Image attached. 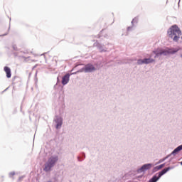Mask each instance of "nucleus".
I'll return each instance as SVG.
<instances>
[{
	"mask_svg": "<svg viewBox=\"0 0 182 182\" xmlns=\"http://www.w3.org/2000/svg\"><path fill=\"white\" fill-rule=\"evenodd\" d=\"M164 166H166L165 164H161L159 166H156L154 170V171H159V170H161V168H163V167H164Z\"/></svg>",
	"mask_w": 182,
	"mask_h": 182,
	"instance_id": "nucleus-11",
	"label": "nucleus"
},
{
	"mask_svg": "<svg viewBox=\"0 0 182 182\" xmlns=\"http://www.w3.org/2000/svg\"><path fill=\"white\" fill-rule=\"evenodd\" d=\"M4 72L6 74V77H8V79L11 78V76H12V73H11V68H9V67L6 66L4 68Z\"/></svg>",
	"mask_w": 182,
	"mask_h": 182,
	"instance_id": "nucleus-9",
	"label": "nucleus"
},
{
	"mask_svg": "<svg viewBox=\"0 0 182 182\" xmlns=\"http://www.w3.org/2000/svg\"><path fill=\"white\" fill-rule=\"evenodd\" d=\"M59 160V157L58 156H51L48 159V162L50 164L51 166H54L55 164H56V162Z\"/></svg>",
	"mask_w": 182,
	"mask_h": 182,
	"instance_id": "nucleus-5",
	"label": "nucleus"
},
{
	"mask_svg": "<svg viewBox=\"0 0 182 182\" xmlns=\"http://www.w3.org/2000/svg\"><path fill=\"white\" fill-rule=\"evenodd\" d=\"M176 52H178V49H174V48H166V49H157L156 51H154V53H155L156 56L155 58H157L158 56H161V55H164V56H167V55L176 53Z\"/></svg>",
	"mask_w": 182,
	"mask_h": 182,
	"instance_id": "nucleus-2",
	"label": "nucleus"
},
{
	"mask_svg": "<svg viewBox=\"0 0 182 182\" xmlns=\"http://www.w3.org/2000/svg\"><path fill=\"white\" fill-rule=\"evenodd\" d=\"M132 28L129 27L128 31H131Z\"/></svg>",
	"mask_w": 182,
	"mask_h": 182,
	"instance_id": "nucleus-15",
	"label": "nucleus"
},
{
	"mask_svg": "<svg viewBox=\"0 0 182 182\" xmlns=\"http://www.w3.org/2000/svg\"><path fill=\"white\" fill-rule=\"evenodd\" d=\"M84 70L85 72H95V70H96V68L92 64H87L85 65Z\"/></svg>",
	"mask_w": 182,
	"mask_h": 182,
	"instance_id": "nucleus-7",
	"label": "nucleus"
},
{
	"mask_svg": "<svg viewBox=\"0 0 182 182\" xmlns=\"http://www.w3.org/2000/svg\"><path fill=\"white\" fill-rule=\"evenodd\" d=\"M153 62H154V59L153 58H144L143 60L139 59L137 61L138 65H148L149 63H153Z\"/></svg>",
	"mask_w": 182,
	"mask_h": 182,
	"instance_id": "nucleus-4",
	"label": "nucleus"
},
{
	"mask_svg": "<svg viewBox=\"0 0 182 182\" xmlns=\"http://www.w3.org/2000/svg\"><path fill=\"white\" fill-rule=\"evenodd\" d=\"M166 159H167V158H164L163 159L159 160V163H163V161H164V160H166Z\"/></svg>",
	"mask_w": 182,
	"mask_h": 182,
	"instance_id": "nucleus-13",
	"label": "nucleus"
},
{
	"mask_svg": "<svg viewBox=\"0 0 182 182\" xmlns=\"http://www.w3.org/2000/svg\"><path fill=\"white\" fill-rule=\"evenodd\" d=\"M170 170H171V167H168L166 168L163 169L161 172L156 173L155 176H154L152 177V178H151L149 180V182H156L158 181L160 178L161 177V176H164V174H166V173H167V171H170Z\"/></svg>",
	"mask_w": 182,
	"mask_h": 182,
	"instance_id": "nucleus-3",
	"label": "nucleus"
},
{
	"mask_svg": "<svg viewBox=\"0 0 182 182\" xmlns=\"http://www.w3.org/2000/svg\"><path fill=\"white\" fill-rule=\"evenodd\" d=\"M60 126H62V123H60V124H57V129H59V127H60Z\"/></svg>",
	"mask_w": 182,
	"mask_h": 182,
	"instance_id": "nucleus-12",
	"label": "nucleus"
},
{
	"mask_svg": "<svg viewBox=\"0 0 182 182\" xmlns=\"http://www.w3.org/2000/svg\"><path fill=\"white\" fill-rule=\"evenodd\" d=\"M70 77V75L66 74L62 78V85H68L69 83V79Z\"/></svg>",
	"mask_w": 182,
	"mask_h": 182,
	"instance_id": "nucleus-8",
	"label": "nucleus"
},
{
	"mask_svg": "<svg viewBox=\"0 0 182 182\" xmlns=\"http://www.w3.org/2000/svg\"><path fill=\"white\" fill-rule=\"evenodd\" d=\"M10 174H11V176H15V173H11Z\"/></svg>",
	"mask_w": 182,
	"mask_h": 182,
	"instance_id": "nucleus-14",
	"label": "nucleus"
},
{
	"mask_svg": "<svg viewBox=\"0 0 182 182\" xmlns=\"http://www.w3.org/2000/svg\"><path fill=\"white\" fill-rule=\"evenodd\" d=\"M153 167L151 164H146L143 165L141 168L139 169V173H142V171H146V170H150Z\"/></svg>",
	"mask_w": 182,
	"mask_h": 182,
	"instance_id": "nucleus-6",
	"label": "nucleus"
},
{
	"mask_svg": "<svg viewBox=\"0 0 182 182\" xmlns=\"http://www.w3.org/2000/svg\"><path fill=\"white\" fill-rule=\"evenodd\" d=\"M170 38H173V41L177 42L180 39V36L181 35V31L176 25L172 26L168 32Z\"/></svg>",
	"mask_w": 182,
	"mask_h": 182,
	"instance_id": "nucleus-1",
	"label": "nucleus"
},
{
	"mask_svg": "<svg viewBox=\"0 0 182 182\" xmlns=\"http://www.w3.org/2000/svg\"><path fill=\"white\" fill-rule=\"evenodd\" d=\"M52 167H53V166L50 164L49 162H47L45 164L43 170H44V171H50Z\"/></svg>",
	"mask_w": 182,
	"mask_h": 182,
	"instance_id": "nucleus-10",
	"label": "nucleus"
}]
</instances>
